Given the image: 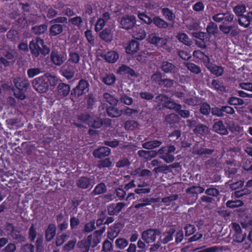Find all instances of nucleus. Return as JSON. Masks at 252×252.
Segmentation results:
<instances>
[{"label":"nucleus","instance_id":"obj_1","mask_svg":"<svg viewBox=\"0 0 252 252\" xmlns=\"http://www.w3.org/2000/svg\"><path fill=\"white\" fill-rule=\"evenodd\" d=\"M59 82V79L57 76L46 73L34 78L32 81V85L37 92L44 93L49 89L54 90Z\"/></svg>","mask_w":252,"mask_h":252},{"label":"nucleus","instance_id":"obj_2","mask_svg":"<svg viewBox=\"0 0 252 252\" xmlns=\"http://www.w3.org/2000/svg\"><path fill=\"white\" fill-rule=\"evenodd\" d=\"M234 16L231 12L224 13L223 21L222 24L219 26L220 30L224 34L230 33L231 37H235L238 36L240 33V30L238 27L233 25H228L231 23L234 20Z\"/></svg>","mask_w":252,"mask_h":252},{"label":"nucleus","instance_id":"obj_3","mask_svg":"<svg viewBox=\"0 0 252 252\" xmlns=\"http://www.w3.org/2000/svg\"><path fill=\"white\" fill-rule=\"evenodd\" d=\"M29 48L33 58H37L40 54L46 56L49 54L50 48L44 44V40L39 37L32 39L30 42Z\"/></svg>","mask_w":252,"mask_h":252},{"label":"nucleus","instance_id":"obj_4","mask_svg":"<svg viewBox=\"0 0 252 252\" xmlns=\"http://www.w3.org/2000/svg\"><path fill=\"white\" fill-rule=\"evenodd\" d=\"M14 88L13 89L14 95L17 98L24 100L26 98L25 92L30 86L28 79L20 77L15 78L13 80Z\"/></svg>","mask_w":252,"mask_h":252},{"label":"nucleus","instance_id":"obj_5","mask_svg":"<svg viewBox=\"0 0 252 252\" xmlns=\"http://www.w3.org/2000/svg\"><path fill=\"white\" fill-rule=\"evenodd\" d=\"M90 84L87 80L81 79L76 86L71 91L70 96L72 99L87 94L89 91Z\"/></svg>","mask_w":252,"mask_h":252},{"label":"nucleus","instance_id":"obj_6","mask_svg":"<svg viewBox=\"0 0 252 252\" xmlns=\"http://www.w3.org/2000/svg\"><path fill=\"white\" fill-rule=\"evenodd\" d=\"M231 225V231L233 233V241L239 243L245 242L246 240L247 233L242 230L240 225L237 222H232Z\"/></svg>","mask_w":252,"mask_h":252},{"label":"nucleus","instance_id":"obj_7","mask_svg":"<svg viewBox=\"0 0 252 252\" xmlns=\"http://www.w3.org/2000/svg\"><path fill=\"white\" fill-rule=\"evenodd\" d=\"M175 151L174 146L161 147L158 150V153L161 155L160 158L167 163H170L174 161L175 158L172 153Z\"/></svg>","mask_w":252,"mask_h":252},{"label":"nucleus","instance_id":"obj_8","mask_svg":"<svg viewBox=\"0 0 252 252\" xmlns=\"http://www.w3.org/2000/svg\"><path fill=\"white\" fill-rule=\"evenodd\" d=\"M160 234L158 229L149 228L142 232V239L147 243H152L156 240L157 236Z\"/></svg>","mask_w":252,"mask_h":252},{"label":"nucleus","instance_id":"obj_9","mask_svg":"<svg viewBox=\"0 0 252 252\" xmlns=\"http://www.w3.org/2000/svg\"><path fill=\"white\" fill-rule=\"evenodd\" d=\"M159 68L164 73L174 75L179 71L178 66L169 61H162Z\"/></svg>","mask_w":252,"mask_h":252},{"label":"nucleus","instance_id":"obj_10","mask_svg":"<svg viewBox=\"0 0 252 252\" xmlns=\"http://www.w3.org/2000/svg\"><path fill=\"white\" fill-rule=\"evenodd\" d=\"M234 160H227L225 161L226 166L224 168L225 175L228 178H234L238 172V166L234 164Z\"/></svg>","mask_w":252,"mask_h":252},{"label":"nucleus","instance_id":"obj_11","mask_svg":"<svg viewBox=\"0 0 252 252\" xmlns=\"http://www.w3.org/2000/svg\"><path fill=\"white\" fill-rule=\"evenodd\" d=\"M136 21L135 16L127 15L121 18L120 24L123 29L128 30L135 27Z\"/></svg>","mask_w":252,"mask_h":252},{"label":"nucleus","instance_id":"obj_12","mask_svg":"<svg viewBox=\"0 0 252 252\" xmlns=\"http://www.w3.org/2000/svg\"><path fill=\"white\" fill-rule=\"evenodd\" d=\"M66 55L57 50L52 51L50 54L51 62L55 65L60 66L66 60Z\"/></svg>","mask_w":252,"mask_h":252},{"label":"nucleus","instance_id":"obj_13","mask_svg":"<svg viewBox=\"0 0 252 252\" xmlns=\"http://www.w3.org/2000/svg\"><path fill=\"white\" fill-rule=\"evenodd\" d=\"M76 186L83 189H91L94 186L93 181L89 177L81 176L76 181Z\"/></svg>","mask_w":252,"mask_h":252},{"label":"nucleus","instance_id":"obj_14","mask_svg":"<svg viewBox=\"0 0 252 252\" xmlns=\"http://www.w3.org/2000/svg\"><path fill=\"white\" fill-rule=\"evenodd\" d=\"M117 73L120 75H127L130 77L136 78L139 76V73L126 64H122L118 69Z\"/></svg>","mask_w":252,"mask_h":252},{"label":"nucleus","instance_id":"obj_15","mask_svg":"<svg viewBox=\"0 0 252 252\" xmlns=\"http://www.w3.org/2000/svg\"><path fill=\"white\" fill-rule=\"evenodd\" d=\"M111 154V149L108 147L102 146L94 149L93 156L97 158L101 159L108 157Z\"/></svg>","mask_w":252,"mask_h":252},{"label":"nucleus","instance_id":"obj_16","mask_svg":"<svg viewBox=\"0 0 252 252\" xmlns=\"http://www.w3.org/2000/svg\"><path fill=\"white\" fill-rule=\"evenodd\" d=\"M125 206L123 202L111 203L107 206L108 214L110 216L117 215Z\"/></svg>","mask_w":252,"mask_h":252},{"label":"nucleus","instance_id":"obj_17","mask_svg":"<svg viewBox=\"0 0 252 252\" xmlns=\"http://www.w3.org/2000/svg\"><path fill=\"white\" fill-rule=\"evenodd\" d=\"M205 66L212 74L217 77L221 76L224 73L223 67L214 64L211 60Z\"/></svg>","mask_w":252,"mask_h":252},{"label":"nucleus","instance_id":"obj_18","mask_svg":"<svg viewBox=\"0 0 252 252\" xmlns=\"http://www.w3.org/2000/svg\"><path fill=\"white\" fill-rule=\"evenodd\" d=\"M61 74L67 79H71L75 74V67L71 65H63L61 70Z\"/></svg>","mask_w":252,"mask_h":252},{"label":"nucleus","instance_id":"obj_19","mask_svg":"<svg viewBox=\"0 0 252 252\" xmlns=\"http://www.w3.org/2000/svg\"><path fill=\"white\" fill-rule=\"evenodd\" d=\"M103 59L110 63H115L119 59V53L115 51H109L101 56Z\"/></svg>","mask_w":252,"mask_h":252},{"label":"nucleus","instance_id":"obj_20","mask_svg":"<svg viewBox=\"0 0 252 252\" xmlns=\"http://www.w3.org/2000/svg\"><path fill=\"white\" fill-rule=\"evenodd\" d=\"M92 241V235L87 237V240L79 241L77 246L82 252H89Z\"/></svg>","mask_w":252,"mask_h":252},{"label":"nucleus","instance_id":"obj_21","mask_svg":"<svg viewBox=\"0 0 252 252\" xmlns=\"http://www.w3.org/2000/svg\"><path fill=\"white\" fill-rule=\"evenodd\" d=\"M213 149H208L204 147L193 148V154L203 156L204 158H208L207 156H211L214 152Z\"/></svg>","mask_w":252,"mask_h":252},{"label":"nucleus","instance_id":"obj_22","mask_svg":"<svg viewBox=\"0 0 252 252\" xmlns=\"http://www.w3.org/2000/svg\"><path fill=\"white\" fill-rule=\"evenodd\" d=\"M56 227L53 223H50L45 231L46 241H51L55 237L56 234Z\"/></svg>","mask_w":252,"mask_h":252},{"label":"nucleus","instance_id":"obj_23","mask_svg":"<svg viewBox=\"0 0 252 252\" xmlns=\"http://www.w3.org/2000/svg\"><path fill=\"white\" fill-rule=\"evenodd\" d=\"M57 86L58 94L62 97L67 96L71 93L70 86L64 83H60Z\"/></svg>","mask_w":252,"mask_h":252},{"label":"nucleus","instance_id":"obj_24","mask_svg":"<svg viewBox=\"0 0 252 252\" xmlns=\"http://www.w3.org/2000/svg\"><path fill=\"white\" fill-rule=\"evenodd\" d=\"M120 223H115L109 228L107 237L109 239L113 241L118 236L120 232Z\"/></svg>","mask_w":252,"mask_h":252},{"label":"nucleus","instance_id":"obj_25","mask_svg":"<svg viewBox=\"0 0 252 252\" xmlns=\"http://www.w3.org/2000/svg\"><path fill=\"white\" fill-rule=\"evenodd\" d=\"M215 132L221 134L226 135L228 134V130L222 121H219L215 123L213 126Z\"/></svg>","mask_w":252,"mask_h":252},{"label":"nucleus","instance_id":"obj_26","mask_svg":"<svg viewBox=\"0 0 252 252\" xmlns=\"http://www.w3.org/2000/svg\"><path fill=\"white\" fill-rule=\"evenodd\" d=\"M139 43L132 39L129 42V43L126 48V53L128 54L133 55L136 53L139 49Z\"/></svg>","mask_w":252,"mask_h":252},{"label":"nucleus","instance_id":"obj_27","mask_svg":"<svg viewBox=\"0 0 252 252\" xmlns=\"http://www.w3.org/2000/svg\"><path fill=\"white\" fill-rule=\"evenodd\" d=\"M113 33L109 28H106L99 33V37L106 42H110L113 39Z\"/></svg>","mask_w":252,"mask_h":252},{"label":"nucleus","instance_id":"obj_28","mask_svg":"<svg viewBox=\"0 0 252 252\" xmlns=\"http://www.w3.org/2000/svg\"><path fill=\"white\" fill-rule=\"evenodd\" d=\"M100 79L105 85L111 86L115 83L116 77L113 73H107L103 77H101Z\"/></svg>","mask_w":252,"mask_h":252},{"label":"nucleus","instance_id":"obj_29","mask_svg":"<svg viewBox=\"0 0 252 252\" xmlns=\"http://www.w3.org/2000/svg\"><path fill=\"white\" fill-rule=\"evenodd\" d=\"M146 37L145 30L140 27H135L132 33V37L136 40H142Z\"/></svg>","mask_w":252,"mask_h":252},{"label":"nucleus","instance_id":"obj_30","mask_svg":"<svg viewBox=\"0 0 252 252\" xmlns=\"http://www.w3.org/2000/svg\"><path fill=\"white\" fill-rule=\"evenodd\" d=\"M63 32V26L61 24L54 23L49 28L50 36H55L60 34Z\"/></svg>","mask_w":252,"mask_h":252},{"label":"nucleus","instance_id":"obj_31","mask_svg":"<svg viewBox=\"0 0 252 252\" xmlns=\"http://www.w3.org/2000/svg\"><path fill=\"white\" fill-rule=\"evenodd\" d=\"M106 112L108 116L111 118H117L121 116L123 111L115 106H110L106 107Z\"/></svg>","mask_w":252,"mask_h":252},{"label":"nucleus","instance_id":"obj_32","mask_svg":"<svg viewBox=\"0 0 252 252\" xmlns=\"http://www.w3.org/2000/svg\"><path fill=\"white\" fill-rule=\"evenodd\" d=\"M156 27L160 29H166L169 26V24L159 16H156L153 18V23Z\"/></svg>","mask_w":252,"mask_h":252},{"label":"nucleus","instance_id":"obj_33","mask_svg":"<svg viewBox=\"0 0 252 252\" xmlns=\"http://www.w3.org/2000/svg\"><path fill=\"white\" fill-rule=\"evenodd\" d=\"M68 22L69 26L76 27L78 29H80L83 25V20L80 16H76L69 18Z\"/></svg>","mask_w":252,"mask_h":252},{"label":"nucleus","instance_id":"obj_34","mask_svg":"<svg viewBox=\"0 0 252 252\" xmlns=\"http://www.w3.org/2000/svg\"><path fill=\"white\" fill-rule=\"evenodd\" d=\"M210 87L218 92H224L226 91V87L220 82L218 80L213 79Z\"/></svg>","mask_w":252,"mask_h":252},{"label":"nucleus","instance_id":"obj_35","mask_svg":"<svg viewBox=\"0 0 252 252\" xmlns=\"http://www.w3.org/2000/svg\"><path fill=\"white\" fill-rule=\"evenodd\" d=\"M161 14L165 18L170 22H173L175 19V14L172 10L167 7L162 8L161 9Z\"/></svg>","mask_w":252,"mask_h":252},{"label":"nucleus","instance_id":"obj_36","mask_svg":"<svg viewBox=\"0 0 252 252\" xmlns=\"http://www.w3.org/2000/svg\"><path fill=\"white\" fill-rule=\"evenodd\" d=\"M193 56L194 57L201 59L204 65L208 63V62L210 61V59L208 55L199 50L194 51Z\"/></svg>","mask_w":252,"mask_h":252},{"label":"nucleus","instance_id":"obj_37","mask_svg":"<svg viewBox=\"0 0 252 252\" xmlns=\"http://www.w3.org/2000/svg\"><path fill=\"white\" fill-rule=\"evenodd\" d=\"M76 117L78 121L88 125L91 120H92V116L90 114L87 112H83L78 114Z\"/></svg>","mask_w":252,"mask_h":252},{"label":"nucleus","instance_id":"obj_38","mask_svg":"<svg viewBox=\"0 0 252 252\" xmlns=\"http://www.w3.org/2000/svg\"><path fill=\"white\" fill-rule=\"evenodd\" d=\"M211 109L210 105L207 102H204L201 103L199 106V112L207 117L211 113Z\"/></svg>","mask_w":252,"mask_h":252},{"label":"nucleus","instance_id":"obj_39","mask_svg":"<svg viewBox=\"0 0 252 252\" xmlns=\"http://www.w3.org/2000/svg\"><path fill=\"white\" fill-rule=\"evenodd\" d=\"M238 17V24L240 26L245 28L250 26L251 23L248 14H240Z\"/></svg>","mask_w":252,"mask_h":252},{"label":"nucleus","instance_id":"obj_40","mask_svg":"<svg viewBox=\"0 0 252 252\" xmlns=\"http://www.w3.org/2000/svg\"><path fill=\"white\" fill-rule=\"evenodd\" d=\"M107 188L104 183H100L97 184L93 190L92 194L93 195H99L106 192Z\"/></svg>","mask_w":252,"mask_h":252},{"label":"nucleus","instance_id":"obj_41","mask_svg":"<svg viewBox=\"0 0 252 252\" xmlns=\"http://www.w3.org/2000/svg\"><path fill=\"white\" fill-rule=\"evenodd\" d=\"M162 144L161 141L154 140L149 141L143 144V147L146 149H153L158 147Z\"/></svg>","mask_w":252,"mask_h":252},{"label":"nucleus","instance_id":"obj_42","mask_svg":"<svg viewBox=\"0 0 252 252\" xmlns=\"http://www.w3.org/2000/svg\"><path fill=\"white\" fill-rule=\"evenodd\" d=\"M175 232L174 228H170L167 231L163 233L165 236L164 238L161 240V243L166 244L173 240V236Z\"/></svg>","mask_w":252,"mask_h":252},{"label":"nucleus","instance_id":"obj_43","mask_svg":"<svg viewBox=\"0 0 252 252\" xmlns=\"http://www.w3.org/2000/svg\"><path fill=\"white\" fill-rule=\"evenodd\" d=\"M163 38L160 37L156 33H152L150 34L147 38L148 42L155 45H158L161 40H163Z\"/></svg>","mask_w":252,"mask_h":252},{"label":"nucleus","instance_id":"obj_44","mask_svg":"<svg viewBox=\"0 0 252 252\" xmlns=\"http://www.w3.org/2000/svg\"><path fill=\"white\" fill-rule=\"evenodd\" d=\"M97 166L99 169L110 168L112 166V162L111 161L110 158H107L104 159L98 160Z\"/></svg>","mask_w":252,"mask_h":252},{"label":"nucleus","instance_id":"obj_45","mask_svg":"<svg viewBox=\"0 0 252 252\" xmlns=\"http://www.w3.org/2000/svg\"><path fill=\"white\" fill-rule=\"evenodd\" d=\"M137 16L143 23L147 25H151L153 22V18L152 19L150 16L147 15L145 12H138Z\"/></svg>","mask_w":252,"mask_h":252},{"label":"nucleus","instance_id":"obj_46","mask_svg":"<svg viewBox=\"0 0 252 252\" xmlns=\"http://www.w3.org/2000/svg\"><path fill=\"white\" fill-rule=\"evenodd\" d=\"M206 31L210 35H214L218 32L217 25L213 22H210L206 27Z\"/></svg>","mask_w":252,"mask_h":252},{"label":"nucleus","instance_id":"obj_47","mask_svg":"<svg viewBox=\"0 0 252 252\" xmlns=\"http://www.w3.org/2000/svg\"><path fill=\"white\" fill-rule=\"evenodd\" d=\"M47 30V26L46 24H42L39 26H35L32 28V31L37 35L43 34Z\"/></svg>","mask_w":252,"mask_h":252},{"label":"nucleus","instance_id":"obj_48","mask_svg":"<svg viewBox=\"0 0 252 252\" xmlns=\"http://www.w3.org/2000/svg\"><path fill=\"white\" fill-rule=\"evenodd\" d=\"M170 98L167 95L164 94H160L156 97V101L163 107H165V105Z\"/></svg>","mask_w":252,"mask_h":252},{"label":"nucleus","instance_id":"obj_49","mask_svg":"<svg viewBox=\"0 0 252 252\" xmlns=\"http://www.w3.org/2000/svg\"><path fill=\"white\" fill-rule=\"evenodd\" d=\"M80 60V54L78 52L71 51L69 53L68 62L73 63H78Z\"/></svg>","mask_w":252,"mask_h":252},{"label":"nucleus","instance_id":"obj_50","mask_svg":"<svg viewBox=\"0 0 252 252\" xmlns=\"http://www.w3.org/2000/svg\"><path fill=\"white\" fill-rule=\"evenodd\" d=\"M139 125L134 120L126 121L124 125L125 128L127 130L132 131L137 128Z\"/></svg>","mask_w":252,"mask_h":252},{"label":"nucleus","instance_id":"obj_51","mask_svg":"<svg viewBox=\"0 0 252 252\" xmlns=\"http://www.w3.org/2000/svg\"><path fill=\"white\" fill-rule=\"evenodd\" d=\"M243 204V202L240 200H228L226 203L227 207L232 209L242 206Z\"/></svg>","mask_w":252,"mask_h":252},{"label":"nucleus","instance_id":"obj_52","mask_svg":"<svg viewBox=\"0 0 252 252\" xmlns=\"http://www.w3.org/2000/svg\"><path fill=\"white\" fill-rule=\"evenodd\" d=\"M177 39L181 42L186 45H191V41L189 40L188 35L185 33H179L177 35Z\"/></svg>","mask_w":252,"mask_h":252},{"label":"nucleus","instance_id":"obj_53","mask_svg":"<svg viewBox=\"0 0 252 252\" xmlns=\"http://www.w3.org/2000/svg\"><path fill=\"white\" fill-rule=\"evenodd\" d=\"M42 72L41 69L38 67L30 68L27 70L28 76L32 78Z\"/></svg>","mask_w":252,"mask_h":252},{"label":"nucleus","instance_id":"obj_54","mask_svg":"<svg viewBox=\"0 0 252 252\" xmlns=\"http://www.w3.org/2000/svg\"><path fill=\"white\" fill-rule=\"evenodd\" d=\"M229 184V189L232 190H236L240 188H242L244 184V181L242 180L237 181L235 182H232V181H229L228 183H230Z\"/></svg>","mask_w":252,"mask_h":252},{"label":"nucleus","instance_id":"obj_55","mask_svg":"<svg viewBox=\"0 0 252 252\" xmlns=\"http://www.w3.org/2000/svg\"><path fill=\"white\" fill-rule=\"evenodd\" d=\"M151 80L153 83L160 86L162 81L161 73L159 71L156 72L152 75Z\"/></svg>","mask_w":252,"mask_h":252},{"label":"nucleus","instance_id":"obj_56","mask_svg":"<svg viewBox=\"0 0 252 252\" xmlns=\"http://www.w3.org/2000/svg\"><path fill=\"white\" fill-rule=\"evenodd\" d=\"M227 102L230 105H241L244 104V101L242 98L235 96H231L229 97Z\"/></svg>","mask_w":252,"mask_h":252},{"label":"nucleus","instance_id":"obj_57","mask_svg":"<svg viewBox=\"0 0 252 252\" xmlns=\"http://www.w3.org/2000/svg\"><path fill=\"white\" fill-rule=\"evenodd\" d=\"M43 239L41 236L37 237L35 242L36 252H44V248L43 246Z\"/></svg>","mask_w":252,"mask_h":252},{"label":"nucleus","instance_id":"obj_58","mask_svg":"<svg viewBox=\"0 0 252 252\" xmlns=\"http://www.w3.org/2000/svg\"><path fill=\"white\" fill-rule=\"evenodd\" d=\"M180 107H181V104L175 102L171 98L169 99L167 103H166V105H165V108L169 109H173L175 112L177 110H179Z\"/></svg>","mask_w":252,"mask_h":252},{"label":"nucleus","instance_id":"obj_59","mask_svg":"<svg viewBox=\"0 0 252 252\" xmlns=\"http://www.w3.org/2000/svg\"><path fill=\"white\" fill-rule=\"evenodd\" d=\"M69 238V235L66 233H63L56 237V245L57 246L62 245Z\"/></svg>","mask_w":252,"mask_h":252},{"label":"nucleus","instance_id":"obj_60","mask_svg":"<svg viewBox=\"0 0 252 252\" xmlns=\"http://www.w3.org/2000/svg\"><path fill=\"white\" fill-rule=\"evenodd\" d=\"M103 97L106 101L108 102L110 104L115 105L118 102V100L108 93H105L103 94Z\"/></svg>","mask_w":252,"mask_h":252},{"label":"nucleus","instance_id":"obj_61","mask_svg":"<svg viewBox=\"0 0 252 252\" xmlns=\"http://www.w3.org/2000/svg\"><path fill=\"white\" fill-rule=\"evenodd\" d=\"M76 242L77 240L75 239L69 240L64 245L63 250L67 252L71 251L74 248Z\"/></svg>","mask_w":252,"mask_h":252},{"label":"nucleus","instance_id":"obj_62","mask_svg":"<svg viewBox=\"0 0 252 252\" xmlns=\"http://www.w3.org/2000/svg\"><path fill=\"white\" fill-rule=\"evenodd\" d=\"M160 4L155 2L154 0H148L145 2L144 6L148 10H155L159 6Z\"/></svg>","mask_w":252,"mask_h":252},{"label":"nucleus","instance_id":"obj_63","mask_svg":"<svg viewBox=\"0 0 252 252\" xmlns=\"http://www.w3.org/2000/svg\"><path fill=\"white\" fill-rule=\"evenodd\" d=\"M184 229L185 230V235L186 236H189L192 235L196 231V228L194 225L190 223H187L184 227Z\"/></svg>","mask_w":252,"mask_h":252},{"label":"nucleus","instance_id":"obj_64","mask_svg":"<svg viewBox=\"0 0 252 252\" xmlns=\"http://www.w3.org/2000/svg\"><path fill=\"white\" fill-rule=\"evenodd\" d=\"M252 244V229L250 231L247 239L243 243L242 248L244 250H248L250 248Z\"/></svg>","mask_w":252,"mask_h":252}]
</instances>
